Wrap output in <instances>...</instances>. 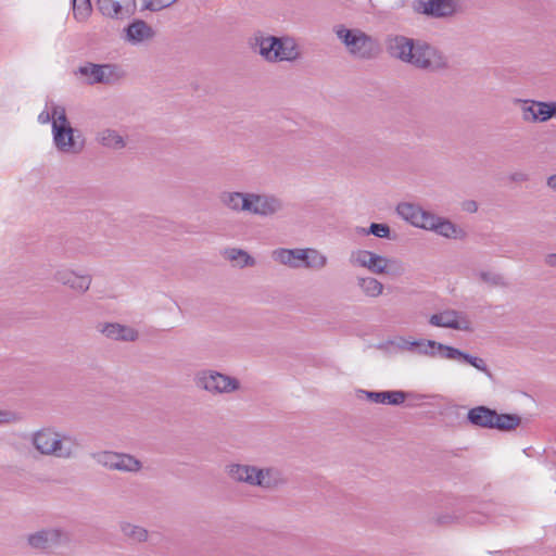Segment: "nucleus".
<instances>
[{"mask_svg": "<svg viewBox=\"0 0 556 556\" xmlns=\"http://www.w3.org/2000/svg\"><path fill=\"white\" fill-rule=\"evenodd\" d=\"M248 45L254 53L269 63L294 62L301 56L296 40L289 36L276 37L256 31L249 38Z\"/></svg>", "mask_w": 556, "mask_h": 556, "instance_id": "1", "label": "nucleus"}, {"mask_svg": "<svg viewBox=\"0 0 556 556\" xmlns=\"http://www.w3.org/2000/svg\"><path fill=\"white\" fill-rule=\"evenodd\" d=\"M30 442L40 455L62 459L74 457L78 450V443L74 437L59 432L52 427H45L35 431L31 434Z\"/></svg>", "mask_w": 556, "mask_h": 556, "instance_id": "2", "label": "nucleus"}, {"mask_svg": "<svg viewBox=\"0 0 556 556\" xmlns=\"http://www.w3.org/2000/svg\"><path fill=\"white\" fill-rule=\"evenodd\" d=\"M52 140L55 149L65 154H79L85 148V138L72 127L64 106L52 105Z\"/></svg>", "mask_w": 556, "mask_h": 556, "instance_id": "3", "label": "nucleus"}, {"mask_svg": "<svg viewBox=\"0 0 556 556\" xmlns=\"http://www.w3.org/2000/svg\"><path fill=\"white\" fill-rule=\"evenodd\" d=\"M226 472L235 482L265 490L275 489L285 482L280 470L274 467L260 468L245 464H229Z\"/></svg>", "mask_w": 556, "mask_h": 556, "instance_id": "4", "label": "nucleus"}, {"mask_svg": "<svg viewBox=\"0 0 556 556\" xmlns=\"http://www.w3.org/2000/svg\"><path fill=\"white\" fill-rule=\"evenodd\" d=\"M338 39L344 45L349 54L356 60H371L380 52L378 41L359 28H346L338 25L333 28Z\"/></svg>", "mask_w": 556, "mask_h": 556, "instance_id": "5", "label": "nucleus"}, {"mask_svg": "<svg viewBox=\"0 0 556 556\" xmlns=\"http://www.w3.org/2000/svg\"><path fill=\"white\" fill-rule=\"evenodd\" d=\"M271 257L275 262L293 269L306 268L312 270H321L328 264V257L320 251L313 248H279L273 251Z\"/></svg>", "mask_w": 556, "mask_h": 556, "instance_id": "6", "label": "nucleus"}, {"mask_svg": "<svg viewBox=\"0 0 556 556\" xmlns=\"http://www.w3.org/2000/svg\"><path fill=\"white\" fill-rule=\"evenodd\" d=\"M198 389L212 395L231 394L241 389V382L233 376L214 369H201L193 378Z\"/></svg>", "mask_w": 556, "mask_h": 556, "instance_id": "7", "label": "nucleus"}, {"mask_svg": "<svg viewBox=\"0 0 556 556\" xmlns=\"http://www.w3.org/2000/svg\"><path fill=\"white\" fill-rule=\"evenodd\" d=\"M351 265L368 269L376 275L396 274L402 270V265L394 258L376 254L368 250H354L349 258Z\"/></svg>", "mask_w": 556, "mask_h": 556, "instance_id": "8", "label": "nucleus"}, {"mask_svg": "<svg viewBox=\"0 0 556 556\" xmlns=\"http://www.w3.org/2000/svg\"><path fill=\"white\" fill-rule=\"evenodd\" d=\"M409 65L418 70L435 73L448 67V59L434 46L417 40Z\"/></svg>", "mask_w": 556, "mask_h": 556, "instance_id": "9", "label": "nucleus"}, {"mask_svg": "<svg viewBox=\"0 0 556 556\" xmlns=\"http://www.w3.org/2000/svg\"><path fill=\"white\" fill-rule=\"evenodd\" d=\"M76 74L86 77L89 85H114L125 76L123 68L117 64H96L91 62L80 65Z\"/></svg>", "mask_w": 556, "mask_h": 556, "instance_id": "10", "label": "nucleus"}, {"mask_svg": "<svg viewBox=\"0 0 556 556\" xmlns=\"http://www.w3.org/2000/svg\"><path fill=\"white\" fill-rule=\"evenodd\" d=\"M388 345L396 352H409L430 358L440 357L443 343L430 339H414L399 336L388 341Z\"/></svg>", "mask_w": 556, "mask_h": 556, "instance_id": "11", "label": "nucleus"}, {"mask_svg": "<svg viewBox=\"0 0 556 556\" xmlns=\"http://www.w3.org/2000/svg\"><path fill=\"white\" fill-rule=\"evenodd\" d=\"M429 324L433 327L450 328L454 330H472V323L468 315L456 309H444L432 314L429 318Z\"/></svg>", "mask_w": 556, "mask_h": 556, "instance_id": "12", "label": "nucleus"}, {"mask_svg": "<svg viewBox=\"0 0 556 556\" xmlns=\"http://www.w3.org/2000/svg\"><path fill=\"white\" fill-rule=\"evenodd\" d=\"M248 205L247 213L261 217L273 216L283 208V203L279 198L267 193L250 192Z\"/></svg>", "mask_w": 556, "mask_h": 556, "instance_id": "13", "label": "nucleus"}, {"mask_svg": "<svg viewBox=\"0 0 556 556\" xmlns=\"http://www.w3.org/2000/svg\"><path fill=\"white\" fill-rule=\"evenodd\" d=\"M97 9L106 18L124 21L137 11L136 0H97Z\"/></svg>", "mask_w": 556, "mask_h": 556, "instance_id": "14", "label": "nucleus"}, {"mask_svg": "<svg viewBox=\"0 0 556 556\" xmlns=\"http://www.w3.org/2000/svg\"><path fill=\"white\" fill-rule=\"evenodd\" d=\"M417 40L403 35H389L384 46L387 53L397 61L410 64Z\"/></svg>", "mask_w": 556, "mask_h": 556, "instance_id": "15", "label": "nucleus"}, {"mask_svg": "<svg viewBox=\"0 0 556 556\" xmlns=\"http://www.w3.org/2000/svg\"><path fill=\"white\" fill-rule=\"evenodd\" d=\"M54 280L74 292L85 293L91 285V276L83 270H75L70 267H60L54 273Z\"/></svg>", "mask_w": 556, "mask_h": 556, "instance_id": "16", "label": "nucleus"}, {"mask_svg": "<svg viewBox=\"0 0 556 556\" xmlns=\"http://www.w3.org/2000/svg\"><path fill=\"white\" fill-rule=\"evenodd\" d=\"M514 104L519 106L521 118L526 123H545L549 119L548 104L545 101L515 99Z\"/></svg>", "mask_w": 556, "mask_h": 556, "instance_id": "17", "label": "nucleus"}, {"mask_svg": "<svg viewBox=\"0 0 556 556\" xmlns=\"http://www.w3.org/2000/svg\"><path fill=\"white\" fill-rule=\"evenodd\" d=\"M396 212L401 218L408 222L414 227L425 230L432 215L431 212L426 211L420 205L408 202L400 203L396 206Z\"/></svg>", "mask_w": 556, "mask_h": 556, "instance_id": "18", "label": "nucleus"}, {"mask_svg": "<svg viewBox=\"0 0 556 556\" xmlns=\"http://www.w3.org/2000/svg\"><path fill=\"white\" fill-rule=\"evenodd\" d=\"M426 230L433 231L443 238L454 240H463L467 236L466 231L462 227L457 226L450 219L438 216L433 213Z\"/></svg>", "mask_w": 556, "mask_h": 556, "instance_id": "19", "label": "nucleus"}, {"mask_svg": "<svg viewBox=\"0 0 556 556\" xmlns=\"http://www.w3.org/2000/svg\"><path fill=\"white\" fill-rule=\"evenodd\" d=\"M64 538V533L59 528H47L34 532L27 536L29 546L37 549H47L59 544Z\"/></svg>", "mask_w": 556, "mask_h": 556, "instance_id": "20", "label": "nucleus"}, {"mask_svg": "<svg viewBox=\"0 0 556 556\" xmlns=\"http://www.w3.org/2000/svg\"><path fill=\"white\" fill-rule=\"evenodd\" d=\"M154 36L153 29L141 20H136L124 28L122 38L131 46L141 45Z\"/></svg>", "mask_w": 556, "mask_h": 556, "instance_id": "21", "label": "nucleus"}, {"mask_svg": "<svg viewBox=\"0 0 556 556\" xmlns=\"http://www.w3.org/2000/svg\"><path fill=\"white\" fill-rule=\"evenodd\" d=\"M440 357L450 361L465 362L488 376H491V372L482 358L472 356L454 346L443 344Z\"/></svg>", "mask_w": 556, "mask_h": 556, "instance_id": "22", "label": "nucleus"}, {"mask_svg": "<svg viewBox=\"0 0 556 556\" xmlns=\"http://www.w3.org/2000/svg\"><path fill=\"white\" fill-rule=\"evenodd\" d=\"M440 357L450 361L465 362L488 376H491V372L482 358L472 356L454 346L443 344Z\"/></svg>", "mask_w": 556, "mask_h": 556, "instance_id": "23", "label": "nucleus"}, {"mask_svg": "<svg viewBox=\"0 0 556 556\" xmlns=\"http://www.w3.org/2000/svg\"><path fill=\"white\" fill-rule=\"evenodd\" d=\"M457 0H420L419 8L422 13L435 17L453 15L457 10Z\"/></svg>", "mask_w": 556, "mask_h": 556, "instance_id": "24", "label": "nucleus"}, {"mask_svg": "<svg viewBox=\"0 0 556 556\" xmlns=\"http://www.w3.org/2000/svg\"><path fill=\"white\" fill-rule=\"evenodd\" d=\"M99 331L108 339L131 342L138 339V331L132 327L118 323H104L98 326Z\"/></svg>", "mask_w": 556, "mask_h": 556, "instance_id": "25", "label": "nucleus"}, {"mask_svg": "<svg viewBox=\"0 0 556 556\" xmlns=\"http://www.w3.org/2000/svg\"><path fill=\"white\" fill-rule=\"evenodd\" d=\"M250 192L223 191L219 194L222 205L233 213H247Z\"/></svg>", "mask_w": 556, "mask_h": 556, "instance_id": "26", "label": "nucleus"}, {"mask_svg": "<svg viewBox=\"0 0 556 556\" xmlns=\"http://www.w3.org/2000/svg\"><path fill=\"white\" fill-rule=\"evenodd\" d=\"M96 141L108 149L121 150L126 147V139L117 130L104 128L97 132Z\"/></svg>", "mask_w": 556, "mask_h": 556, "instance_id": "27", "label": "nucleus"}, {"mask_svg": "<svg viewBox=\"0 0 556 556\" xmlns=\"http://www.w3.org/2000/svg\"><path fill=\"white\" fill-rule=\"evenodd\" d=\"M468 420L478 427L482 428H493V420L495 417V410L490 409L485 406H478L475 408H471L468 412Z\"/></svg>", "mask_w": 556, "mask_h": 556, "instance_id": "28", "label": "nucleus"}, {"mask_svg": "<svg viewBox=\"0 0 556 556\" xmlns=\"http://www.w3.org/2000/svg\"><path fill=\"white\" fill-rule=\"evenodd\" d=\"M223 256L239 268L252 267L256 263L247 251L237 248L225 249Z\"/></svg>", "mask_w": 556, "mask_h": 556, "instance_id": "29", "label": "nucleus"}, {"mask_svg": "<svg viewBox=\"0 0 556 556\" xmlns=\"http://www.w3.org/2000/svg\"><path fill=\"white\" fill-rule=\"evenodd\" d=\"M356 285L365 296L372 299L380 296L384 289L382 282L370 276L357 277Z\"/></svg>", "mask_w": 556, "mask_h": 556, "instance_id": "30", "label": "nucleus"}, {"mask_svg": "<svg viewBox=\"0 0 556 556\" xmlns=\"http://www.w3.org/2000/svg\"><path fill=\"white\" fill-rule=\"evenodd\" d=\"M113 470L137 473L142 469V463L135 456L126 453H117Z\"/></svg>", "mask_w": 556, "mask_h": 556, "instance_id": "31", "label": "nucleus"}, {"mask_svg": "<svg viewBox=\"0 0 556 556\" xmlns=\"http://www.w3.org/2000/svg\"><path fill=\"white\" fill-rule=\"evenodd\" d=\"M119 530L125 538L136 543H144L149 539V531L146 528L128 521L121 522Z\"/></svg>", "mask_w": 556, "mask_h": 556, "instance_id": "32", "label": "nucleus"}, {"mask_svg": "<svg viewBox=\"0 0 556 556\" xmlns=\"http://www.w3.org/2000/svg\"><path fill=\"white\" fill-rule=\"evenodd\" d=\"M520 421L521 419L518 415L497 414L495 412L493 428L506 431L514 430L520 425Z\"/></svg>", "mask_w": 556, "mask_h": 556, "instance_id": "33", "label": "nucleus"}, {"mask_svg": "<svg viewBox=\"0 0 556 556\" xmlns=\"http://www.w3.org/2000/svg\"><path fill=\"white\" fill-rule=\"evenodd\" d=\"M91 10L90 0H73V14L78 22H85Z\"/></svg>", "mask_w": 556, "mask_h": 556, "instance_id": "34", "label": "nucleus"}, {"mask_svg": "<svg viewBox=\"0 0 556 556\" xmlns=\"http://www.w3.org/2000/svg\"><path fill=\"white\" fill-rule=\"evenodd\" d=\"M117 452L112 451H101L92 454L93 460L110 470L114 469L115 459Z\"/></svg>", "mask_w": 556, "mask_h": 556, "instance_id": "35", "label": "nucleus"}, {"mask_svg": "<svg viewBox=\"0 0 556 556\" xmlns=\"http://www.w3.org/2000/svg\"><path fill=\"white\" fill-rule=\"evenodd\" d=\"M358 232L363 235L370 233L378 238H388L390 236V227L387 224L372 223L369 229L362 228Z\"/></svg>", "mask_w": 556, "mask_h": 556, "instance_id": "36", "label": "nucleus"}, {"mask_svg": "<svg viewBox=\"0 0 556 556\" xmlns=\"http://www.w3.org/2000/svg\"><path fill=\"white\" fill-rule=\"evenodd\" d=\"M406 399L404 391H384V404L400 405Z\"/></svg>", "mask_w": 556, "mask_h": 556, "instance_id": "37", "label": "nucleus"}, {"mask_svg": "<svg viewBox=\"0 0 556 556\" xmlns=\"http://www.w3.org/2000/svg\"><path fill=\"white\" fill-rule=\"evenodd\" d=\"M479 278L481 281L489 283L491 286H498L502 285L503 282L502 276L491 271H480Z\"/></svg>", "mask_w": 556, "mask_h": 556, "instance_id": "38", "label": "nucleus"}, {"mask_svg": "<svg viewBox=\"0 0 556 556\" xmlns=\"http://www.w3.org/2000/svg\"><path fill=\"white\" fill-rule=\"evenodd\" d=\"M365 394L369 401H371L374 403H378V404H384V391H382V392L366 391Z\"/></svg>", "mask_w": 556, "mask_h": 556, "instance_id": "39", "label": "nucleus"}, {"mask_svg": "<svg viewBox=\"0 0 556 556\" xmlns=\"http://www.w3.org/2000/svg\"><path fill=\"white\" fill-rule=\"evenodd\" d=\"M176 0H151L150 7L153 10H161L173 4Z\"/></svg>", "mask_w": 556, "mask_h": 556, "instance_id": "40", "label": "nucleus"}, {"mask_svg": "<svg viewBox=\"0 0 556 556\" xmlns=\"http://www.w3.org/2000/svg\"><path fill=\"white\" fill-rule=\"evenodd\" d=\"M463 210L468 212V213H475L478 210V204H477L476 201H471V200L470 201H465L463 203Z\"/></svg>", "mask_w": 556, "mask_h": 556, "instance_id": "41", "label": "nucleus"}, {"mask_svg": "<svg viewBox=\"0 0 556 556\" xmlns=\"http://www.w3.org/2000/svg\"><path fill=\"white\" fill-rule=\"evenodd\" d=\"M38 121L41 124H46L50 121L52 122V110L51 111H42L38 116Z\"/></svg>", "mask_w": 556, "mask_h": 556, "instance_id": "42", "label": "nucleus"}, {"mask_svg": "<svg viewBox=\"0 0 556 556\" xmlns=\"http://www.w3.org/2000/svg\"><path fill=\"white\" fill-rule=\"evenodd\" d=\"M511 180L513 181H516V182H523V181H527L528 180V175L525 174V173H514L511 176H510Z\"/></svg>", "mask_w": 556, "mask_h": 556, "instance_id": "43", "label": "nucleus"}, {"mask_svg": "<svg viewBox=\"0 0 556 556\" xmlns=\"http://www.w3.org/2000/svg\"><path fill=\"white\" fill-rule=\"evenodd\" d=\"M545 265L556 268V253L547 254L544 258Z\"/></svg>", "mask_w": 556, "mask_h": 556, "instance_id": "44", "label": "nucleus"}, {"mask_svg": "<svg viewBox=\"0 0 556 556\" xmlns=\"http://www.w3.org/2000/svg\"><path fill=\"white\" fill-rule=\"evenodd\" d=\"M546 186L554 192H556V174L551 175L546 179Z\"/></svg>", "mask_w": 556, "mask_h": 556, "instance_id": "45", "label": "nucleus"}, {"mask_svg": "<svg viewBox=\"0 0 556 556\" xmlns=\"http://www.w3.org/2000/svg\"><path fill=\"white\" fill-rule=\"evenodd\" d=\"M548 104V118L556 117V102H547Z\"/></svg>", "mask_w": 556, "mask_h": 556, "instance_id": "46", "label": "nucleus"}, {"mask_svg": "<svg viewBox=\"0 0 556 556\" xmlns=\"http://www.w3.org/2000/svg\"><path fill=\"white\" fill-rule=\"evenodd\" d=\"M10 413L7 412H0V424L9 422L10 421Z\"/></svg>", "mask_w": 556, "mask_h": 556, "instance_id": "47", "label": "nucleus"}, {"mask_svg": "<svg viewBox=\"0 0 556 556\" xmlns=\"http://www.w3.org/2000/svg\"><path fill=\"white\" fill-rule=\"evenodd\" d=\"M438 521H439L440 523H445V522H446V521H445V520H443L442 518H439V519H438Z\"/></svg>", "mask_w": 556, "mask_h": 556, "instance_id": "48", "label": "nucleus"}]
</instances>
